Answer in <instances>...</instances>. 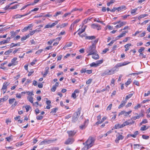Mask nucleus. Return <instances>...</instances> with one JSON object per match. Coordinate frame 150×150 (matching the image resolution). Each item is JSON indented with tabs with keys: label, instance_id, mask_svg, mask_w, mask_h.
<instances>
[{
	"label": "nucleus",
	"instance_id": "1",
	"mask_svg": "<svg viewBox=\"0 0 150 150\" xmlns=\"http://www.w3.org/2000/svg\"><path fill=\"white\" fill-rule=\"evenodd\" d=\"M95 140L94 138L91 137H89L85 143H83V144L85 145L84 148H86L87 149L93 146Z\"/></svg>",
	"mask_w": 150,
	"mask_h": 150
},
{
	"label": "nucleus",
	"instance_id": "2",
	"mask_svg": "<svg viewBox=\"0 0 150 150\" xmlns=\"http://www.w3.org/2000/svg\"><path fill=\"white\" fill-rule=\"evenodd\" d=\"M86 52L88 53V56L95 54L96 52H97L96 50V46L95 44L93 43L91 45L89 46L86 50Z\"/></svg>",
	"mask_w": 150,
	"mask_h": 150
},
{
	"label": "nucleus",
	"instance_id": "3",
	"mask_svg": "<svg viewBox=\"0 0 150 150\" xmlns=\"http://www.w3.org/2000/svg\"><path fill=\"white\" fill-rule=\"evenodd\" d=\"M81 110V108H78V111L73 114L72 118V122H75L77 120L80 114Z\"/></svg>",
	"mask_w": 150,
	"mask_h": 150
},
{
	"label": "nucleus",
	"instance_id": "4",
	"mask_svg": "<svg viewBox=\"0 0 150 150\" xmlns=\"http://www.w3.org/2000/svg\"><path fill=\"white\" fill-rule=\"evenodd\" d=\"M130 63V62H121L116 64L114 67V69H115L116 71H118L117 69L119 67H120L124 66Z\"/></svg>",
	"mask_w": 150,
	"mask_h": 150
},
{
	"label": "nucleus",
	"instance_id": "5",
	"mask_svg": "<svg viewBox=\"0 0 150 150\" xmlns=\"http://www.w3.org/2000/svg\"><path fill=\"white\" fill-rule=\"evenodd\" d=\"M77 132V130H75L68 131L67 132L69 137H73L74 136Z\"/></svg>",
	"mask_w": 150,
	"mask_h": 150
},
{
	"label": "nucleus",
	"instance_id": "6",
	"mask_svg": "<svg viewBox=\"0 0 150 150\" xmlns=\"http://www.w3.org/2000/svg\"><path fill=\"white\" fill-rule=\"evenodd\" d=\"M30 13V12H29L28 13H26L23 15H21L20 14H16L13 17V18L14 19H17L18 18H20L24 16L28 15Z\"/></svg>",
	"mask_w": 150,
	"mask_h": 150
},
{
	"label": "nucleus",
	"instance_id": "7",
	"mask_svg": "<svg viewBox=\"0 0 150 150\" xmlns=\"http://www.w3.org/2000/svg\"><path fill=\"white\" fill-rule=\"evenodd\" d=\"M74 141V139L73 138H69L65 142V144H72Z\"/></svg>",
	"mask_w": 150,
	"mask_h": 150
},
{
	"label": "nucleus",
	"instance_id": "8",
	"mask_svg": "<svg viewBox=\"0 0 150 150\" xmlns=\"http://www.w3.org/2000/svg\"><path fill=\"white\" fill-rule=\"evenodd\" d=\"M91 27L93 29L96 28L98 30H100L101 29L100 26L98 24H93L91 25Z\"/></svg>",
	"mask_w": 150,
	"mask_h": 150
},
{
	"label": "nucleus",
	"instance_id": "9",
	"mask_svg": "<svg viewBox=\"0 0 150 150\" xmlns=\"http://www.w3.org/2000/svg\"><path fill=\"white\" fill-rule=\"evenodd\" d=\"M52 141L50 140H44L42 141L40 144V145H42L45 144H48L51 143Z\"/></svg>",
	"mask_w": 150,
	"mask_h": 150
},
{
	"label": "nucleus",
	"instance_id": "10",
	"mask_svg": "<svg viewBox=\"0 0 150 150\" xmlns=\"http://www.w3.org/2000/svg\"><path fill=\"white\" fill-rule=\"evenodd\" d=\"M8 86V84H7V83H4L1 89V90L4 93H5L6 91V89Z\"/></svg>",
	"mask_w": 150,
	"mask_h": 150
},
{
	"label": "nucleus",
	"instance_id": "11",
	"mask_svg": "<svg viewBox=\"0 0 150 150\" xmlns=\"http://www.w3.org/2000/svg\"><path fill=\"white\" fill-rule=\"evenodd\" d=\"M119 24L117 25L115 27L116 28H118L121 27L125 25L126 24V22H119Z\"/></svg>",
	"mask_w": 150,
	"mask_h": 150
},
{
	"label": "nucleus",
	"instance_id": "12",
	"mask_svg": "<svg viewBox=\"0 0 150 150\" xmlns=\"http://www.w3.org/2000/svg\"><path fill=\"white\" fill-rule=\"evenodd\" d=\"M88 123V122L86 120L85 121L83 124L79 126L80 128L81 129H85L87 126Z\"/></svg>",
	"mask_w": 150,
	"mask_h": 150
},
{
	"label": "nucleus",
	"instance_id": "13",
	"mask_svg": "<svg viewBox=\"0 0 150 150\" xmlns=\"http://www.w3.org/2000/svg\"><path fill=\"white\" fill-rule=\"evenodd\" d=\"M124 138V137L121 134H119L117 136V138L115 139V142H118L120 140H122Z\"/></svg>",
	"mask_w": 150,
	"mask_h": 150
},
{
	"label": "nucleus",
	"instance_id": "14",
	"mask_svg": "<svg viewBox=\"0 0 150 150\" xmlns=\"http://www.w3.org/2000/svg\"><path fill=\"white\" fill-rule=\"evenodd\" d=\"M17 59V58L14 57L11 60V62L12 63V64H13L14 66L16 65L18 63V62L16 61Z\"/></svg>",
	"mask_w": 150,
	"mask_h": 150
},
{
	"label": "nucleus",
	"instance_id": "15",
	"mask_svg": "<svg viewBox=\"0 0 150 150\" xmlns=\"http://www.w3.org/2000/svg\"><path fill=\"white\" fill-rule=\"evenodd\" d=\"M92 57L93 59H97L99 58V57L98 54H97V52H96L95 54H92Z\"/></svg>",
	"mask_w": 150,
	"mask_h": 150
},
{
	"label": "nucleus",
	"instance_id": "16",
	"mask_svg": "<svg viewBox=\"0 0 150 150\" xmlns=\"http://www.w3.org/2000/svg\"><path fill=\"white\" fill-rule=\"evenodd\" d=\"M126 102L127 100L122 101L121 102V104L118 106V108L120 109L121 108L123 107L125 105Z\"/></svg>",
	"mask_w": 150,
	"mask_h": 150
},
{
	"label": "nucleus",
	"instance_id": "17",
	"mask_svg": "<svg viewBox=\"0 0 150 150\" xmlns=\"http://www.w3.org/2000/svg\"><path fill=\"white\" fill-rule=\"evenodd\" d=\"M116 71V69H114V67L111 70H108V73L110 74L109 75L114 74L115 71Z\"/></svg>",
	"mask_w": 150,
	"mask_h": 150
},
{
	"label": "nucleus",
	"instance_id": "18",
	"mask_svg": "<svg viewBox=\"0 0 150 150\" xmlns=\"http://www.w3.org/2000/svg\"><path fill=\"white\" fill-rule=\"evenodd\" d=\"M129 120H128V121H126L125 122H124L125 125V126L128 125H131L133 124H134V121H132L131 122H129Z\"/></svg>",
	"mask_w": 150,
	"mask_h": 150
},
{
	"label": "nucleus",
	"instance_id": "19",
	"mask_svg": "<svg viewBox=\"0 0 150 150\" xmlns=\"http://www.w3.org/2000/svg\"><path fill=\"white\" fill-rule=\"evenodd\" d=\"M21 45L20 42H18L17 43H11L10 46L11 47H13L16 46H20Z\"/></svg>",
	"mask_w": 150,
	"mask_h": 150
},
{
	"label": "nucleus",
	"instance_id": "20",
	"mask_svg": "<svg viewBox=\"0 0 150 150\" xmlns=\"http://www.w3.org/2000/svg\"><path fill=\"white\" fill-rule=\"evenodd\" d=\"M27 99L31 103H33V98L32 96H27Z\"/></svg>",
	"mask_w": 150,
	"mask_h": 150
},
{
	"label": "nucleus",
	"instance_id": "21",
	"mask_svg": "<svg viewBox=\"0 0 150 150\" xmlns=\"http://www.w3.org/2000/svg\"><path fill=\"white\" fill-rule=\"evenodd\" d=\"M131 44L130 43L127 44L124 46V47L125 48V52L129 50V47L131 46Z\"/></svg>",
	"mask_w": 150,
	"mask_h": 150
},
{
	"label": "nucleus",
	"instance_id": "22",
	"mask_svg": "<svg viewBox=\"0 0 150 150\" xmlns=\"http://www.w3.org/2000/svg\"><path fill=\"white\" fill-rule=\"evenodd\" d=\"M135 115H137L132 117L131 118V119L135 120L137 119H139L140 117V116L138 114L136 113Z\"/></svg>",
	"mask_w": 150,
	"mask_h": 150
},
{
	"label": "nucleus",
	"instance_id": "23",
	"mask_svg": "<svg viewBox=\"0 0 150 150\" xmlns=\"http://www.w3.org/2000/svg\"><path fill=\"white\" fill-rule=\"evenodd\" d=\"M126 7L125 6H120L118 8H117V9L118 11H120L123 10Z\"/></svg>",
	"mask_w": 150,
	"mask_h": 150
},
{
	"label": "nucleus",
	"instance_id": "24",
	"mask_svg": "<svg viewBox=\"0 0 150 150\" xmlns=\"http://www.w3.org/2000/svg\"><path fill=\"white\" fill-rule=\"evenodd\" d=\"M72 43L71 42H69L68 43H67L63 47V48H67L71 46L72 45Z\"/></svg>",
	"mask_w": 150,
	"mask_h": 150
},
{
	"label": "nucleus",
	"instance_id": "25",
	"mask_svg": "<svg viewBox=\"0 0 150 150\" xmlns=\"http://www.w3.org/2000/svg\"><path fill=\"white\" fill-rule=\"evenodd\" d=\"M26 93L28 96H32L34 95L33 91H27L26 92Z\"/></svg>",
	"mask_w": 150,
	"mask_h": 150
},
{
	"label": "nucleus",
	"instance_id": "26",
	"mask_svg": "<svg viewBox=\"0 0 150 150\" xmlns=\"http://www.w3.org/2000/svg\"><path fill=\"white\" fill-rule=\"evenodd\" d=\"M49 69V68H45V72L44 73V74H43V77H45L47 75V74H48V72L49 71H48Z\"/></svg>",
	"mask_w": 150,
	"mask_h": 150
},
{
	"label": "nucleus",
	"instance_id": "27",
	"mask_svg": "<svg viewBox=\"0 0 150 150\" xmlns=\"http://www.w3.org/2000/svg\"><path fill=\"white\" fill-rule=\"evenodd\" d=\"M109 74L108 72V70H107L105 71L104 72L102 73L101 74V76H103L106 75H109Z\"/></svg>",
	"mask_w": 150,
	"mask_h": 150
},
{
	"label": "nucleus",
	"instance_id": "28",
	"mask_svg": "<svg viewBox=\"0 0 150 150\" xmlns=\"http://www.w3.org/2000/svg\"><path fill=\"white\" fill-rule=\"evenodd\" d=\"M12 135H11L9 137H6V141L8 142H10V141H12L13 140V139H12Z\"/></svg>",
	"mask_w": 150,
	"mask_h": 150
},
{
	"label": "nucleus",
	"instance_id": "29",
	"mask_svg": "<svg viewBox=\"0 0 150 150\" xmlns=\"http://www.w3.org/2000/svg\"><path fill=\"white\" fill-rule=\"evenodd\" d=\"M96 37L94 36H88L86 37V39L88 40H93L95 39Z\"/></svg>",
	"mask_w": 150,
	"mask_h": 150
},
{
	"label": "nucleus",
	"instance_id": "30",
	"mask_svg": "<svg viewBox=\"0 0 150 150\" xmlns=\"http://www.w3.org/2000/svg\"><path fill=\"white\" fill-rule=\"evenodd\" d=\"M52 25H51V24H50V23H49L48 24L46 25L45 27L44 28H52Z\"/></svg>",
	"mask_w": 150,
	"mask_h": 150
},
{
	"label": "nucleus",
	"instance_id": "31",
	"mask_svg": "<svg viewBox=\"0 0 150 150\" xmlns=\"http://www.w3.org/2000/svg\"><path fill=\"white\" fill-rule=\"evenodd\" d=\"M11 36L10 38H13L15 37L16 35V33L14 32V31H11Z\"/></svg>",
	"mask_w": 150,
	"mask_h": 150
},
{
	"label": "nucleus",
	"instance_id": "32",
	"mask_svg": "<svg viewBox=\"0 0 150 150\" xmlns=\"http://www.w3.org/2000/svg\"><path fill=\"white\" fill-rule=\"evenodd\" d=\"M80 21V19H76L75 21L73 23L71 24V27L73 26V27L74 26V25L75 24L78 23L79 21Z\"/></svg>",
	"mask_w": 150,
	"mask_h": 150
},
{
	"label": "nucleus",
	"instance_id": "33",
	"mask_svg": "<svg viewBox=\"0 0 150 150\" xmlns=\"http://www.w3.org/2000/svg\"><path fill=\"white\" fill-rule=\"evenodd\" d=\"M90 67H96L98 66V64H97L96 62V63L95 62H93L91 64H90Z\"/></svg>",
	"mask_w": 150,
	"mask_h": 150
},
{
	"label": "nucleus",
	"instance_id": "34",
	"mask_svg": "<svg viewBox=\"0 0 150 150\" xmlns=\"http://www.w3.org/2000/svg\"><path fill=\"white\" fill-rule=\"evenodd\" d=\"M133 95V93H130V94H129L127 96H126V98H125V99H126L125 100H127L128 99H129V98H130Z\"/></svg>",
	"mask_w": 150,
	"mask_h": 150
},
{
	"label": "nucleus",
	"instance_id": "35",
	"mask_svg": "<svg viewBox=\"0 0 150 150\" xmlns=\"http://www.w3.org/2000/svg\"><path fill=\"white\" fill-rule=\"evenodd\" d=\"M85 28L84 29H82L81 31L79 30V29L78 30L79 31V32L78 33V34L80 36H81V34L83 33L85 30Z\"/></svg>",
	"mask_w": 150,
	"mask_h": 150
},
{
	"label": "nucleus",
	"instance_id": "36",
	"mask_svg": "<svg viewBox=\"0 0 150 150\" xmlns=\"http://www.w3.org/2000/svg\"><path fill=\"white\" fill-rule=\"evenodd\" d=\"M15 100V98H12V99H10L9 100V103L11 104H12Z\"/></svg>",
	"mask_w": 150,
	"mask_h": 150
},
{
	"label": "nucleus",
	"instance_id": "37",
	"mask_svg": "<svg viewBox=\"0 0 150 150\" xmlns=\"http://www.w3.org/2000/svg\"><path fill=\"white\" fill-rule=\"evenodd\" d=\"M59 21V20L56 21H55L54 23H52L51 24L52 28L54 27L55 25L57 24L58 23Z\"/></svg>",
	"mask_w": 150,
	"mask_h": 150
},
{
	"label": "nucleus",
	"instance_id": "38",
	"mask_svg": "<svg viewBox=\"0 0 150 150\" xmlns=\"http://www.w3.org/2000/svg\"><path fill=\"white\" fill-rule=\"evenodd\" d=\"M115 128L116 129L121 128L120 125L119 124H116L115 126Z\"/></svg>",
	"mask_w": 150,
	"mask_h": 150
},
{
	"label": "nucleus",
	"instance_id": "39",
	"mask_svg": "<svg viewBox=\"0 0 150 150\" xmlns=\"http://www.w3.org/2000/svg\"><path fill=\"white\" fill-rule=\"evenodd\" d=\"M62 14V12L61 11H59L57 12L53 16L54 17H56L58 15L61 14Z\"/></svg>",
	"mask_w": 150,
	"mask_h": 150
},
{
	"label": "nucleus",
	"instance_id": "40",
	"mask_svg": "<svg viewBox=\"0 0 150 150\" xmlns=\"http://www.w3.org/2000/svg\"><path fill=\"white\" fill-rule=\"evenodd\" d=\"M10 40V38H7L5 40H3L4 43L5 44L8 42Z\"/></svg>",
	"mask_w": 150,
	"mask_h": 150
},
{
	"label": "nucleus",
	"instance_id": "41",
	"mask_svg": "<svg viewBox=\"0 0 150 150\" xmlns=\"http://www.w3.org/2000/svg\"><path fill=\"white\" fill-rule=\"evenodd\" d=\"M68 25L67 23H62L61 25V28H64Z\"/></svg>",
	"mask_w": 150,
	"mask_h": 150
},
{
	"label": "nucleus",
	"instance_id": "42",
	"mask_svg": "<svg viewBox=\"0 0 150 150\" xmlns=\"http://www.w3.org/2000/svg\"><path fill=\"white\" fill-rule=\"evenodd\" d=\"M57 108H54L52 110L51 112H50V113H54L56 112L57 111Z\"/></svg>",
	"mask_w": 150,
	"mask_h": 150
},
{
	"label": "nucleus",
	"instance_id": "43",
	"mask_svg": "<svg viewBox=\"0 0 150 150\" xmlns=\"http://www.w3.org/2000/svg\"><path fill=\"white\" fill-rule=\"evenodd\" d=\"M125 36V35L123 34L122 33L120 34V35H119V36H117L116 37V40H118L119 38Z\"/></svg>",
	"mask_w": 150,
	"mask_h": 150
},
{
	"label": "nucleus",
	"instance_id": "44",
	"mask_svg": "<svg viewBox=\"0 0 150 150\" xmlns=\"http://www.w3.org/2000/svg\"><path fill=\"white\" fill-rule=\"evenodd\" d=\"M137 9L135 8L134 9H132L131 12V13L132 14H133L135 13L136 11H137Z\"/></svg>",
	"mask_w": 150,
	"mask_h": 150
},
{
	"label": "nucleus",
	"instance_id": "45",
	"mask_svg": "<svg viewBox=\"0 0 150 150\" xmlns=\"http://www.w3.org/2000/svg\"><path fill=\"white\" fill-rule=\"evenodd\" d=\"M147 128H146V125H144L142 127L141 129L140 130L141 131H144L147 129Z\"/></svg>",
	"mask_w": 150,
	"mask_h": 150
},
{
	"label": "nucleus",
	"instance_id": "46",
	"mask_svg": "<svg viewBox=\"0 0 150 150\" xmlns=\"http://www.w3.org/2000/svg\"><path fill=\"white\" fill-rule=\"evenodd\" d=\"M142 138L144 139H148L149 138V136L145 135H142Z\"/></svg>",
	"mask_w": 150,
	"mask_h": 150
},
{
	"label": "nucleus",
	"instance_id": "47",
	"mask_svg": "<svg viewBox=\"0 0 150 150\" xmlns=\"http://www.w3.org/2000/svg\"><path fill=\"white\" fill-rule=\"evenodd\" d=\"M92 81V79H90L86 82L87 84H90Z\"/></svg>",
	"mask_w": 150,
	"mask_h": 150
},
{
	"label": "nucleus",
	"instance_id": "48",
	"mask_svg": "<svg viewBox=\"0 0 150 150\" xmlns=\"http://www.w3.org/2000/svg\"><path fill=\"white\" fill-rule=\"evenodd\" d=\"M12 51L11 50H9L6 52L4 53V54L6 55H8Z\"/></svg>",
	"mask_w": 150,
	"mask_h": 150
},
{
	"label": "nucleus",
	"instance_id": "49",
	"mask_svg": "<svg viewBox=\"0 0 150 150\" xmlns=\"http://www.w3.org/2000/svg\"><path fill=\"white\" fill-rule=\"evenodd\" d=\"M145 48L144 47H141V48L138 51L139 53H141L143 51H144Z\"/></svg>",
	"mask_w": 150,
	"mask_h": 150
},
{
	"label": "nucleus",
	"instance_id": "50",
	"mask_svg": "<svg viewBox=\"0 0 150 150\" xmlns=\"http://www.w3.org/2000/svg\"><path fill=\"white\" fill-rule=\"evenodd\" d=\"M148 15L147 14H144V15H142L140 16L139 17H138V19H140V18H144V17H146Z\"/></svg>",
	"mask_w": 150,
	"mask_h": 150
},
{
	"label": "nucleus",
	"instance_id": "51",
	"mask_svg": "<svg viewBox=\"0 0 150 150\" xmlns=\"http://www.w3.org/2000/svg\"><path fill=\"white\" fill-rule=\"evenodd\" d=\"M43 118V116H42L38 115L36 117V119L37 120H42Z\"/></svg>",
	"mask_w": 150,
	"mask_h": 150
},
{
	"label": "nucleus",
	"instance_id": "52",
	"mask_svg": "<svg viewBox=\"0 0 150 150\" xmlns=\"http://www.w3.org/2000/svg\"><path fill=\"white\" fill-rule=\"evenodd\" d=\"M55 40H50L49 41L47 42V44L49 45H51L52 42L54 41Z\"/></svg>",
	"mask_w": 150,
	"mask_h": 150
},
{
	"label": "nucleus",
	"instance_id": "53",
	"mask_svg": "<svg viewBox=\"0 0 150 150\" xmlns=\"http://www.w3.org/2000/svg\"><path fill=\"white\" fill-rule=\"evenodd\" d=\"M103 62V60H100L97 61L96 62L98 64V66L99 65V64H100L102 63Z\"/></svg>",
	"mask_w": 150,
	"mask_h": 150
},
{
	"label": "nucleus",
	"instance_id": "54",
	"mask_svg": "<svg viewBox=\"0 0 150 150\" xmlns=\"http://www.w3.org/2000/svg\"><path fill=\"white\" fill-rule=\"evenodd\" d=\"M25 108L26 110V112H28L29 111V109L31 108L30 105H27L25 106Z\"/></svg>",
	"mask_w": 150,
	"mask_h": 150
},
{
	"label": "nucleus",
	"instance_id": "55",
	"mask_svg": "<svg viewBox=\"0 0 150 150\" xmlns=\"http://www.w3.org/2000/svg\"><path fill=\"white\" fill-rule=\"evenodd\" d=\"M94 21H96L98 22H99L101 23H102V24H103V22L102 21H100L99 20V19L98 18V19H97L96 18H95L94 19Z\"/></svg>",
	"mask_w": 150,
	"mask_h": 150
},
{
	"label": "nucleus",
	"instance_id": "56",
	"mask_svg": "<svg viewBox=\"0 0 150 150\" xmlns=\"http://www.w3.org/2000/svg\"><path fill=\"white\" fill-rule=\"evenodd\" d=\"M40 0H34V1L32 4H30V5H34L35 4L37 3Z\"/></svg>",
	"mask_w": 150,
	"mask_h": 150
},
{
	"label": "nucleus",
	"instance_id": "57",
	"mask_svg": "<svg viewBox=\"0 0 150 150\" xmlns=\"http://www.w3.org/2000/svg\"><path fill=\"white\" fill-rule=\"evenodd\" d=\"M140 53L139 54V56L140 57H141V56H142V58H145L146 57V55H144V54H143V53Z\"/></svg>",
	"mask_w": 150,
	"mask_h": 150
},
{
	"label": "nucleus",
	"instance_id": "58",
	"mask_svg": "<svg viewBox=\"0 0 150 150\" xmlns=\"http://www.w3.org/2000/svg\"><path fill=\"white\" fill-rule=\"evenodd\" d=\"M33 104V106H35L36 107H37L39 105V103L38 102H36L35 103L33 102V103H32Z\"/></svg>",
	"mask_w": 150,
	"mask_h": 150
},
{
	"label": "nucleus",
	"instance_id": "59",
	"mask_svg": "<svg viewBox=\"0 0 150 150\" xmlns=\"http://www.w3.org/2000/svg\"><path fill=\"white\" fill-rule=\"evenodd\" d=\"M19 5H15L11 7V8L12 9H15L17 8V6H18Z\"/></svg>",
	"mask_w": 150,
	"mask_h": 150
},
{
	"label": "nucleus",
	"instance_id": "60",
	"mask_svg": "<svg viewBox=\"0 0 150 150\" xmlns=\"http://www.w3.org/2000/svg\"><path fill=\"white\" fill-rule=\"evenodd\" d=\"M71 97L74 98H75L76 97V94L75 93H73L72 94Z\"/></svg>",
	"mask_w": 150,
	"mask_h": 150
},
{
	"label": "nucleus",
	"instance_id": "61",
	"mask_svg": "<svg viewBox=\"0 0 150 150\" xmlns=\"http://www.w3.org/2000/svg\"><path fill=\"white\" fill-rule=\"evenodd\" d=\"M42 51H43L42 50H38L36 51L35 53H36V54H39L40 53H41Z\"/></svg>",
	"mask_w": 150,
	"mask_h": 150
},
{
	"label": "nucleus",
	"instance_id": "62",
	"mask_svg": "<svg viewBox=\"0 0 150 150\" xmlns=\"http://www.w3.org/2000/svg\"><path fill=\"white\" fill-rule=\"evenodd\" d=\"M112 106V104H110L107 108V110H110L111 109Z\"/></svg>",
	"mask_w": 150,
	"mask_h": 150
},
{
	"label": "nucleus",
	"instance_id": "63",
	"mask_svg": "<svg viewBox=\"0 0 150 150\" xmlns=\"http://www.w3.org/2000/svg\"><path fill=\"white\" fill-rule=\"evenodd\" d=\"M29 29L28 26L25 27L22 30V32L26 31Z\"/></svg>",
	"mask_w": 150,
	"mask_h": 150
},
{
	"label": "nucleus",
	"instance_id": "64",
	"mask_svg": "<svg viewBox=\"0 0 150 150\" xmlns=\"http://www.w3.org/2000/svg\"><path fill=\"white\" fill-rule=\"evenodd\" d=\"M48 150H59V148L57 147H55L52 148L51 149H48Z\"/></svg>",
	"mask_w": 150,
	"mask_h": 150
}]
</instances>
